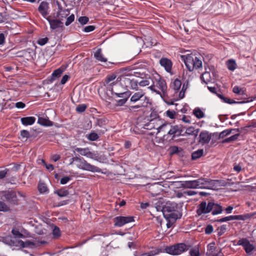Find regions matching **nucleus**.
I'll list each match as a JSON object with an SVG mask.
<instances>
[{
  "label": "nucleus",
  "mask_w": 256,
  "mask_h": 256,
  "mask_svg": "<svg viewBox=\"0 0 256 256\" xmlns=\"http://www.w3.org/2000/svg\"><path fill=\"white\" fill-rule=\"evenodd\" d=\"M116 77L117 74L115 73L108 74L104 79V86L108 90L111 92L112 96L114 98H122L116 100V106H122L126 102L132 92L130 90H126V88L116 80Z\"/></svg>",
  "instance_id": "obj_1"
},
{
  "label": "nucleus",
  "mask_w": 256,
  "mask_h": 256,
  "mask_svg": "<svg viewBox=\"0 0 256 256\" xmlns=\"http://www.w3.org/2000/svg\"><path fill=\"white\" fill-rule=\"evenodd\" d=\"M182 204H176L174 202H167L162 206V212L166 220H172L176 222L182 216Z\"/></svg>",
  "instance_id": "obj_2"
},
{
  "label": "nucleus",
  "mask_w": 256,
  "mask_h": 256,
  "mask_svg": "<svg viewBox=\"0 0 256 256\" xmlns=\"http://www.w3.org/2000/svg\"><path fill=\"white\" fill-rule=\"evenodd\" d=\"M222 207L220 204L212 202H208L207 204L206 202L204 201L198 204L196 212L197 214L200 216L210 212L212 215H217L222 214Z\"/></svg>",
  "instance_id": "obj_3"
},
{
  "label": "nucleus",
  "mask_w": 256,
  "mask_h": 256,
  "mask_svg": "<svg viewBox=\"0 0 256 256\" xmlns=\"http://www.w3.org/2000/svg\"><path fill=\"white\" fill-rule=\"evenodd\" d=\"M182 60L188 70L192 72L194 68L198 69L202 67V62L200 57H198L195 54H192L180 56Z\"/></svg>",
  "instance_id": "obj_4"
},
{
  "label": "nucleus",
  "mask_w": 256,
  "mask_h": 256,
  "mask_svg": "<svg viewBox=\"0 0 256 256\" xmlns=\"http://www.w3.org/2000/svg\"><path fill=\"white\" fill-rule=\"evenodd\" d=\"M190 245L186 244L184 243H178L172 246H166L165 251L166 253L173 255H180L190 250Z\"/></svg>",
  "instance_id": "obj_5"
},
{
  "label": "nucleus",
  "mask_w": 256,
  "mask_h": 256,
  "mask_svg": "<svg viewBox=\"0 0 256 256\" xmlns=\"http://www.w3.org/2000/svg\"><path fill=\"white\" fill-rule=\"evenodd\" d=\"M75 166L78 169L84 170L89 171L92 172H101V170L99 168L94 165H92L90 163L88 162L84 158L80 156H78L77 157V159L76 160Z\"/></svg>",
  "instance_id": "obj_6"
},
{
  "label": "nucleus",
  "mask_w": 256,
  "mask_h": 256,
  "mask_svg": "<svg viewBox=\"0 0 256 256\" xmlns=\"http://www.w3.org/2000/svg\"><path fill=\"white\" fill-rule=\"evenodd\" d=\"M150 119L148 122L142 124V128L144 129L151 130L156 129L158 131V128L160 124L162 119L156 113H152L150 116Z\"/></svg>",
  "instance_id": "obj_7"
},
{
  "label": "nucleus",
  "mask_w": 256,
  "mask_h": 256,
  "mask_svg": "<svg viewBox=\"0 0 256 256\" xmlns=\"http://www.w3.org/2000/svg\"><path fill=\"white\" fill-rule=\"evenodd\" d=\"M146 98L148 102H151L150 98L146 96V92L142 90H140L138 92H134L130 98V102L132 104L144 102Z\"/></svg>",
  "instance_id": "obj_8"
},
{
  "label": "nucleus",
  "mask_w": 256,
  "mask_h": 256,
  "mask_svg": "<svg viewBox=\"0 0 256 256\" xmlns=\"http://www.w3.org/2000/svg\"><path fill=\"white\" fill-rule=\"evenodd\" d=\"M196 188L209 189L214 184V180L200 178L194 180Z\"/></svg>",
  "instance_id": "obj_9"
},
{
  "label": "nucleus",
  "mask_w": 256,
  "mask_h": 256,
  "mask_svg": "<svg viewBox=\"0 0 256 256\" xmlns=\"http://www.w3.org/2000/svg\"><path fill=\"white\" fill-rule=\"evenodd\" d=\"M114 220L115 226L122 227L126 224L134 222V218L132 216H118L116 217Z\"/></svg>",
  "instance_id": "obj_10"
},
{
  "label": "nucleus",
  "mask_w": 256,
  "mask_h": 256,
  "mask_svg": "<svg viewBox=\"0 0 256 256\" xmlns=\"http://www.w3.org/2000/svg\"><path fill=\"white\" fill-rule=\"evenodd\" d=\"M237 245L242 246H243L246 252L250 254L251 252L254 250V246L250 243V241L246 238H242L240 239L238 242Z\"/></svg>",
  "instance_id": "obj_11"
},
{
  "label": "nucleus",
  "mask_w": 256,
  "mask_h": 256,
  "mask_svg": "<svg viewBox=\"0 0 256 256\" xmlns=\"http://www.w3.org/2000/svg\"><path fill=\"white\" fill-rule=\"evenodd\" d=\"M46 20L48 22L50 28L52 30H54L58 28H62L64 27L63 22L58 18H56V16L52 18V16H48Z\"/></svg>",
  "instance_id": "obj_12"
},
{
  "label": "nucleus",
  "mask_w": 256,
  "mask_h": 256,
  "mask_svg": "<svg viewBox=\"0 0 256 256\" xmlns=\"http://www.w3.org/2000/svg\"><path fill=\"white\" fill-rule=\"evenodd\" d=\"M157 89L160 92L164 94L167 89V86L164 80L160 76L158 75L157 77H154V80H153Z\"/></svg>",
  "instance_id": "obj_13"
},
{
  "label": "nucleus",
  "mask_w": 256,
  "mask_h": 256,
  "mask_svg": "<svg viewBox=\"0 0 256 256\" xmlns=\"http://www.w3.org/2000/svg\"><path fill=\"white\" fill-rule=\"evenodd\" d=\"M250 218L249 214L230 216L224 218L217 220L216 221L220 222H222L232 220H244Z\"/></svg>",
  "instance_id": "obj_14"
},
{
  "label": "nucleus",
  "mask_w": 256,
  "mask_h": 256,
  "mask_svg": "<svg viewBox=\"0 0 256 256\" xmlns=\"http://www.w3.org/2000/svg\"><path fill=\"white\" fill-rule=\"evenodd\" d=\"M151 105L152 102H148V100L146 98L144 100V102H140V103L138 102L136 104L130 106L129 108L130 110H134V112H140L144 108L150 107Z\"/></svg>",
  "instance_id": "obj_15"
},
{
  "label": "nucleus",
  "mask_w": 256,
  "mask_h": 256,
  "mask_svg": "<svg viewBox=\"0 0 256 256\" xmlns=\"http://www.w3.org/2000/svg\"><path fill=\"white\" fill-rule=\"evenodd\" d=\"M205 72H204L200 76V79L202 82L205 84H208L212 80V78L210 74V72H212L214 74V67L210 66L208 68H205Z\"/></svg>",
  "instance_id": "obj_16"
},
{
  "label": "nucleus",
  "mask_w": 256,
  "mask_h": 256,
  "mask_svg": "<svg viewBox=\"0 0 256 256\" xmlns=\"http://www.w3.org/2000/svg\"><path fill=\"white\" fill-rule=\"evenodd\" d=\"M49 9V4L48 3L45 1H42L40 4L39 6L38 7V11L41 14V15L46 18L48 16V10Z\"/></svg>",
  "instance_id": "obj_17"
},
{
  "label": "nucleus",
  "mask_w": 256,
  "mask_h": 256,
  "mask_svg": "<svg viewBox=\"0 0 256 256\" xmlns=\"http://www.w3.org/2000/svg\"><path fill=\"white\" fill-rule=\"evenodd\" d=\"M170 127L168 136H170L172 138H174L181 134L182 130L178 126L172 125L170 123Z\"/></svg>",
  "instance_id": "obj_18"
},
{
  "label": "nucleus",
  "mask_w": 256,
  "mask_h": 256,
  "mask_svg": "<svg viewBox=\"0 0 256 256\" xmlns=\"http://www.w3.org/2000/svg\"><path fill=\"white\" fill-rule=\"evenodd\" d=\"M160 64L164 68V70L167 72H171L172 66V62L170 59H168L166 58H162L160 60Z\"/></svg>",
  "instance_id": "obj_19"
},
{
  "label": "nucleus",
  "mask_w": 256,
  "mask_h": 256,
  "mask_svg": "<svg viewBox=\"0 0 256 256\" xmlns=\"http://www.w3.org/2000/svg\"><path fill=\"white\" fill-rule=\"evenodd\" d=\"M220 252V250L218 251L216 247L215 246L214 242H212L208 245L206 253L208 256H218V253Z\"/></svg>",
  "instance_id": "obj_20"
},
{
  "label": "nucleus",
  "mask_w": 256,
  "mask_h": 256,
  "mask_svg": "<svg viewBox=\"0 0 256 256\" xmlns=\"http://www.w3.org/2000/svg\"><path fill=\"white\" fill-rule=\"evenodd\" d=\"M170 123L164 122L163 120H162L160 124L158 131L156 132V134H158L160 132H166V134H164L163 138H164L166 136L168 135V132L169 130Z\"/></svg>",
  "instance_id": "obj_21"
},
{
  "label": "nucleus",
  "mask_w": 256,
  "mask_h": 256,
  "mask_svg": "<svg viewBox=\"0 0 256 256\" xmlns=\"http://www.w3.org/2000/svg\"><path fill=\"white\" fill-rule=\"evenodd\" d=\"M212 136L206 131L202 132L199 135V142L202 144H208Z\"/></svg>",
  "instance_id": "obj_22"
},
{
  "label": "nucleus",
  "mask_w": 256,
  "mask_h": 256,
  "mask_svg": "<svg viewBox=\"0 0 256 256\" xmlns=\"http://www.w3.org/2000/svg\"><path fill=\"white\" fill-rule=\"evenodd\" d=\"M58 12H57L56 18L60 20L62 22L70 14V10L68 9H63L60 4H58Z\"/></svg>",
  "instance_id": "obj_23"
},
{
  "label": "nucleus",
  "mask_w": 256,
  "mask_h": 256,
  "mask_svg": "<svg viewBox=\"0 0 256 256\" xmlns=\"http://www.w3.org/2000/svg\"><path fill=\"white\" fill-rule=\"evenodd\" d=\"M133 70L134 69L131 66L122 68L119 70L118 75L124 76L126 77L134 76L136 72H133Z\"/></svg>",
  "instance_id": "obj_24"
},
{
  "label": "nucleus",
  "mask_w": 256,
  "mask_h": 256,
  "mask_svg": "<svg viewBox=\"0 0 256 256\" xmlns=\"http://www.w3.org/2000/svg\"><path fill=\"white\" fill-rule=\"evenodd\" d=\"M74 152H79L82 156H86L89 158H92L94 154L90 152L88 148H75L74 150Z\"/></svg>",
  "instance_id": "obj_25"
},
{
  "label": "nucleus",
  "mask_w": 256,
  "mask_h": 256,
  "mask_svg": "<svg viewBox=\"0 0 256 256\" xmlns=\"http://www.w3.org/2000/svg\"><path fill=\"white\" fill-rule=\"evenodd\" d=\"M150 192L152 196L158 195L162 192V188L160 184H154L150 187Z\"/></svg>",
  "instance_id": "obj_26"
},
{
  "label": "nucleus",
  "mask_w": 256,
  "mask_h": 256,
  "mask_svg": "<svg viewBox=\"0 0 256 256\" xmlns=\"http://www.w3.org/2000/svg\"><path fill=\"white\" fill-rule=\"evenodd\" d=\"M116 80L118 81L119 84H121L122 86L127 88L131 80L124 76L117 75Z\"/></svg>",
  "instance_id": "obj_27"
},
{
  "label": "nucleus",
  "mask_w": 256,
  "mask_h": 256,
  "mask_svg": "<svg viewBox=\"0 0 256 256\" xmlns=\"http://www.w3.org/2000/svg\"><path fill=\"white\" fill-rule=\"evenodd\" d=\"M36 118L34 116H27L21 118L22 124L25 126L33 124L36 122Z\"/></svg>",
  "instance_id": "obj_28"
},
{
  "label": "nucleus",
  "mask_w": 256,
  "mask_h": 256,
  "mask_svg": "<svg viewBox=\"0 0 256 256\" xmlns=\"http://www.w3.org/2000/svg\"><path fill=\"white\" fill-rule=\"evenodd\" d=\"M182 86V82L178 78L174 79L171 83L170 87L178 92Z\"/></svg>",
  "instance_id": "obj_29"
},
{
  "label": "nucleus",
  "mask_w": 256,
  "mask_h": 256,
  "mask_svg": "<svg viewBox=\"0 0 256 256\" xmlns=\"http://www.w3.org/2000/svg\"><path fill=\"white\" fill-rule=\"evenodd\" d=\"M18 244L20 246L23 248H33L35 246V244L30 240H26L25 242H24L22 240H20L18 241Z\"/></svg>",
  "instance_id": "obj_30"
},
{
  "label": "nucleus",
  "mask_w": 256,
  "mask_h": 256,
  "mask_svg": "<svg viewBox=\"0 0 256 256\" xmlns=\"http://www.w3.org/2000/svg\"><path fill=\"white\" fill-rule=\"evenodd\" d=\"M94 58L98 61L101 62H106L107 59L104 57L102 52L100 48L98 49L94 54Z\"/></svg>",
  "instance_id": "obj_31"
},
{
  "label": "nucleus",
  "mask_w": 256,
  "mask_h": 256,
  "mask_svg": "<svg viewBox=\"0 0 256 256\" xmlns=\"http://www.w3.org/2000/svg\"><path fill=\"white\" fill-rule=\"evenodd\" d=\"M218 96L221 100H222L224 102L229 104H242L245 103V101L236 102L233 100L230 99L229 98H226L222 94H218Z\"/></svg>",
  "instance_id": "obj_32"
},
{
  "label": "nucleus",
  "mask_w": 256,
  "mask_h": 256,
  "mask_svg": "<svg viewBox=\"0 0 256 256\" xmlns=\"http://www.w3.org/2000/svg\"><path fill=\"white\" fill-rule=\"evenodd\" d=\"M38 123L43 126H51L52 122L51 121L44 118L39 117L38 120Z\"/></svg>",
  "instance_id": "obj_33"
},
{
  "label": "nucleus",
  "mask_w": 256,
  "mask_h": 256,
  "mask_svg": "<svg viewBox=\"0 0 256 256\" xmlns=\"http://www.w3.org/2000/svg\"><path fill=\"white\" fill-rule=\"evenodd\" d=\"M189 254L190 256H200V252L199 245H197L192 248L190 250Z\"/></svg>",
  "instance_id": "obj_34"
},
{
  "label": "nucleus",
  "mask_w": 256,
  "mask_h": 256,
  "mask_svg": "<svg viewBox=\"0 0 256 256\" xmlns=\"http://www.w3.org/2000/svg\"><path fill=\"white\" fill-rule=\"evenodd\" d=\"M54 193L57 194L60 197H65L68 195L69 192L65 188H62L55 190Z\"/></svg>",
  "instance_id": "obj_35"
},
{
  "label": "nucleus",
  "mask_w": 256,
  "mask_h": 256,
  "mask_svg": "<svg viewBox=\"0 0 256 256\" xmlns=\"http://www.w3.org/2000/svg\"><path fill=\"white\" fill-rule=\"evenodd\" d=\"M193 114L198 119L203 118L205 116L204 112L198 108H196L194 110Z\"/></svg>",
  "instance_id": "obj_36"
},
{
  "label": "nucleus",
  "mask_w": 256,
  "mask_h": 256,
  "mask_svg": "<svg viewBox=\"0 0 256 256\" xmlns=\"http://www.w3.org/2000/svg\"><path fill=\"white\" fill-rule=\"evenodd\" d=\"M182 186L184 188H196L194 180L184 181L183 182Z\"/></svg>",
  "instance_id": "obj_37"
},
{
  "label": "nucleus",
  "mask_w": 256,
  "mask_h": 256,
  "mask_svg": "<svg viewBox=\"0 0 256 256\" xmlns=\"http://www.w3.org/2000/svg\"><path fill=\"white\" fill-rule=\"evenodd\" d=\"M188 82H185L182 86V88L181 90L179 92L178 94V98L182 99L184 97L185 92L188 88Z\"/></svg>",
  "instance_id": "obj_38"
},
{
  "label": "nucleus",
  "mask_w": 256,
  "mask_h": 256,
  "mask_svg": "<svg viewBox=\"0 0 256 256\" xmlns=\"http://www.w3.org/2000/svg\"><path fill=\"white\" fill-rule=\"evenodd\" d=\"M64 72V69L58 68L54 70L52 74V80H54L56 78L60 77Z\"/></svg>",
  "instance_id": "obj_39"
},
{
  "label": "nucleus",
  "mask_w": 256,
  "mask_h": 256,
  "mask_svg": "<svg viewBox=\"0 0 256 256\" xmlns=\"http://www.w3.org/2000/svg\"><path fill=\"white\" fill-rule=\"evenodd\" d=\"M232 92L237 94H240L242 96H246V90L244 88H240L238 86H235L233 88Z\"/></svg>",
  "instance_id": "obj_40"
},
{
  "label": "nucleus",
  "mask_w": 256,
  "mask_h": 256,
  "mask_svg": "<svg viewBox=\"0 0 256 256\" xmlns=\"http://www.w3.org/2000/svg\"><path fill=\"white\" fill-rule=\"evenodd\" d=\"M186 133L188 135L196 136L198 133V130L195 129L194 127L190 126L186 129Z\"/></svg>",
  "instance_id": "obj_41"
},
{
  "label": "nucleus",
  "mask_w": 256,
  "mask_h": 256,
  "mask_svg": "<svg viewBox=\"0 0 256 256\" xmlns=\"http://www.w3.org/2000/svg\"><path fill=\"white\" fill-rule=\"evenodd\" d=\"M138 81L134 79H132L130 80L128 87L131 90H137L138 88Z\"/></svg>",
  "instance_id": "obj_42"
},
{
  "label": "nucleus",
  "mask_w": 256,
  "mask_h": 256,
  "mask_svg": "<svg viewBox=\"0 0 256 256\" xmlns=\"http://www.w3.org/2000/svg\"><path fill=\"white\" fill-rule=\"evenodd\" d=\"M228 228V226L226 224H223L219 226L217 229L218 236H221L224 234L226 232Z\"/></svg>",
  "instance_id": "obj_43"
},
{
  "label": "nucleus",
  "mask_w": 256,
  "mask_h": 256,
  "mask_svg": "<svg viewBox=\"0 0 256 256\" xmlns=\"http://www.w3.org/2000/svg\"><path fill=\"white\" fill-rule=\"evenodd\" d=\"M236 63L234 60L230 59L227 62L228 68L230 70H234L236 68Z\"/></svg>",
  "instance_id": "obj_44"
},
{
  "label": "nucleus",
  "mask_w": 256,
  "mask_h": 256,
  "mask_svg": "<svg viewBox=\"0 0 256 256\" xmlns=\"http://www.w3.org/2000/svg\"><path fill=\"white\" fill-rule=\"evenodd\" d=\"M203 150H198L194 152L192 154V159L196 160L201 157L203 154Z\"/></svg>",
  "instance_id": "obj_45"
},
{
  "label": "nucleus",
  "mask_w": 256,
  "mask_h": 256,
  "mask_svg": "<svg viewBox=\"0 0 256 256\" xmlns=\"http://www.w3.org/2000/svg\"><path fill=\"white\" fill-rule=\"evenodd\" d=\"M38 189L40 193H44L48 190V188L45 184L40 182L38 186Z\"/></svg>",
  "instance_id": "obj_46"
},
{
  "label": "nucleus",
  "mask_w": 256,
  "mask_h": 256,
  "mask_svg": "<svg viewBox=\"0 0 256 256\" xmlns=\"http://www.w3.org/2000/svg\"><path fill=\"white\" fill-rule=\"evenodd\" d=\"M231 133H232V130L227 129V130H224L220 133L218 138L220 139L223 138L225 136L230 134Z\"/></svg>",
  "instance_id": "obj_47"
},
{
  "label": "nucleus",
  "mask_w": 256,
  "mask_h": 256,
  "mask_svg": "<svg viewBox=\"0 0 256 256\" xmlns=\"http://www.w3.org/2000/svg\"><path fill=\"white\" fill-rule=\"evenodd\" d=\"M87 138L90 140L94 141L98 138V136L96 133L91 132L87 136Z\"/></svg>",
  "instance_id": "obj_48"
},
{
  "label": "nucleus",
  "mask_w": 256,
  "mask_h": 256,
  "mask_svg": "<svg viewBox=\"0 0 256 256\" xmlns=\"http://www.w3.org/2000/svg\"><path fill=\"white\" fill-rule=\"evenodd\" d=\"M52 234L56 238H58L60 236V230L58 226H54V227Z\"/></svg>",
  "instance_id": "obj_49"
},
{
  "label": "nucleus",
  "mask_w": 256,
  "mask_h": 256,
  "mask_svg": "<svg viewBox=\"0 0 256 256\" xmlns=\"http://www.w3.org/2000/svg\"><path fill=\"white\" fill-rule=\"evenodd\" d=\"M86 106L84 104H79L76 108V112H82L86 110Z\"/></svg>",
  "instance_id": "obj_50"
},
{
  "label": "nucleus",
  "mask_w": 256,
  "mask_h": 256,
  "mask_svg": "<svg viewBox=\"0 0 256 256\" xmlns=\"http://www.w3.org/2000/svg\"><path fill=\"white\" fill-rule=\"evenodd\" d=\"M89 19L87 16H80L78 18V22L84 25L87 24V22H88Z\"/></svg>",
  "instance_id": "obj_51"
},
{
  "label": "nucleus",
  "mask_w": 256,
  "mask_h": 256,
  "mask_svg": "<svg viewBox=\"0 0 256 256\" xmlns=\"http://www.w3.org/2000/svg\"><path fill=\"white\" fill-rule=\"evenodd\" d=\"M74 14H72L67 18L65 22V25L66 26H69L72 22L74 21Z\"/></svg>",
  "instance_id": "obj_52"
},
{
  "label": "nucleus",
  "mask_w": 256,
  "mask_h": 256,
  "mask_svg": "<svg viewBox=\"0 0 256 256\" xmlns=\"http://www.w3.org/2000/svg\"><path fill=\"white\" fill-rule=\"evenodd\" d=\"M166 116L170 118H175L176 112L174 110H168L166 112Z\"/></svg>",
  "instance_id": "obj_53"
},
{
  "label": "nucleus",
  "mask_w": 256,
  "mask_h": 256,
  "mask_svg": "<svg viewBox=\"0 0 256 256\" xmlns=\"http://www.w3.org/2000/svg\"><path fill=\"white\" fill-rule=\"evenodd\" d=\"M12 233L16 238H20L23 237V234H21L18 229H12Z\"/></svg>",
  "instance_id": "obj_54"
},
{
  "label": "nucleus",
  "mask_w": 256,
  "mask_h": 256,
  "mask_svg": "<svg viewBox=\"0 0 256 256\" xmlns=\"http://www.w3.org/2000/svg\"><path fill=\"white\" fill-rule=\"evenodd\" d=\"M138 86L142 87L146 86H148L150 84V82L148 80H142L140 82H138Z\"/></svg>",
  "instance_id": "obj_55"
},
{
  "label": "nucleus",
  "mask_w": 256,
  "mask_h": 256,
  "mask_svg": "<svg viewBox=\"0 0 256 256\" xmlns=\"http://www.w3.org/2000/svg\"><path fill=\"white\" fill-rule=\"evenodd\" d=\"M20 135L23 138H30V132L27 130H22L20 132Z\"/></svg>",
  "instance_id": "obj_56"
},
{
  "label": "nucleus",
  "mask_w": 256,
  "mask_h": 256,
  "mask_svg": "<svg viewBox=\"0 0 256 256\" xmlns=\"http://www.w3.org/2000/svg\"><path fill=\"white\" fill-rule=\"evenodd\" d=\"M9 208L2 202H0V211H8Z\"/></svg>",
  "instance_id": "obj_57"
},
{
  "label": "nucleus",
  "mask_w": 256,
  "mask_h": 256,
  "mask_svg": "<svg viewBox=\"0 0 256 256\" xmlns=\"http://www.w3.org/2000/svg\"><path fill=\"white\" fill-rule=\"evenodd\" d=\"M48 40V39L47 37L40 38L38 41V44L40 46H44L46 44Z\"/></svg>",
  "instance_id": "obj_58"
},
{
  "label": "nucleus",
  "mask_w": 256,
  "mask_h": 256,
  "mask_svg": "<svg viewBox=\"0 0 256 256\" xmlns=\"http://www.w3.org/2000/svg\"><path fill=\"white\" fill-rule=\"evenodd\" d=\"M71 180L70 178L68 176H65L60 179V183L62 184H65Z\"/></svg>",
  "instance_id": "obj_59"
},
{
  "label": "nucleus",
  "mask_w": 256,
  "mask_h": 256,
  "mask_svg": "<svg viewBox=\"0 0 256 256\" xmlns=\"http://www.w3.org/2000/svg\"><path fill=\"white\" fill-rule=\"evenodd\" d=\"M213 230L212 226L211 224H208L204 232L206 234H209L212 233Z\"/></svg>",
  "instance_id": "obj_60"
},
{
  "label": "nucleus",
  "mask_w": 256,
  "mask_h": 256,
  "mask_svg": "<svg viewBox=\"0 0 256 256\" xmlns=\"http://www.w3.org/2000/svg\"><path fill=\"white\" fill-rule=\"evenodd\" d=\"M95 29L94 26H88L84 28L83 31L86 32H89L93 31Z\"/></svg>",
  "instance_id": "obj_61"
},
{
  "label": "nucleus",
  "mask_w": 256,
  "mask_h": 256,
  "mask_svg": "<svg viewBox=\"0 0 256 256\" xmlns=\"http://www.w3.org/2000/svg\"><path fill=\"white\" fill-rule=\"evenodd\" d=\"M148 88L152 91L156 92L158 94H160V92L159 91V90H158L157 89L156 86H155V84H154V82H153L152 84V86H150Z\"/></svg>",
  "instance_id": "obj_62"
},
{
  "label": "nucleus",
  "mask_w": 256,
  "mask_h": 256,
  "mask_svg": "<svg viewBox=\"0 0 256 256\" xmlns=\"http://www.w3.org/2000/svg\"><path fill=\"white\" fill-rule=\"evenodd\" d=\"M69 78H70V76H68L67 74L64 75L62 76V78L61 80L60 84H65Z\"/></svg>",
  "instance_id": "obj_63"
},
{
  "label": "nucleus",
  "mask_w": 256,
  "mask_h": 256,
  "mask_svg": "<svg viewBox=\"0 0 256 256\" xmlns=\"http://www.w3.org/2000/svg\"><path fill=\"white\" fill-rule=\"evenodd\" d=\"M8 172V170L5 169L4 170H2L0 171V179L4 178L7 174Z\"/></svg>",
  "instance_id": "obj_64"
}]
</instances>
